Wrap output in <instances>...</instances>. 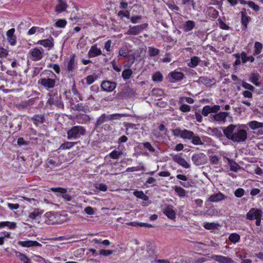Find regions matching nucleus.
Segmentation results:
<instances>
[{
  "mask_svg": "<svg viewBox=\"0 0 263 263\" xmlns=\"http://www.w3.org/2000/svg\"><path fill=\"white\" fill-rule=\"evenodd\" d=\"M5 227H8L11 229H14L16 227V223L15 222H10L9 221L0 222V228H4Z\"/></svg>",
  "mask_w": 263,
  "mask_h": 263,
  "instance_id": "c756f323",
  "label": "nucleus"
},
{
  "mask_svg": "<svg viewBox=\"0 0 263 263\" xmlns=\"http://www.w3.org/2000/svg\"><path fill=\"white\" fill-rule=\"evenodd\" d=\"M144 148H147L150 152H155V149L148 142H145L142 143Z\"/></svg>",
  "mask_w": 263,
  "mask_h": 263,
  "instance_id": "603ef678",
  "label": "nucleus"
},
{
  "mask_svg": "<svg viewBox=\"0 0 263 263\" xmlns=\"http://www.w3.org/2000/svg\"><path fill=\"white\" fill-rule=\"evenodd\" d=\"M37 44H39L45 47H48L49 49L52 48L53 46V43L52 41L49 39L39 41Z\"/></svg>",
  "mask_w": 263,
  "mask_h": 263,
  "instance_id": "4be33fe9",
  "label": "nucleus"
},
{
  "mask_svg": "<svg viewBox=\"0 0 263 263\" xmlns=\"http://www.w3.org/2000/svg\"><path fill=\"white\" fill-rule=\"evenodd\" d=\"M192 159L196 165L199 166L205 163L206 156L202 153L197 154L193 155Z\"/></svg>",
  "mask_w": 263,
  "mask_h": 263,
  "instance_id": "39448f33",
  "label": "nucleus"
},
{
  "mask_svg": "<svg viewBox=\"0 0 263 263\" xmlns=\"http://www.w3.org/2000/svg\"><path fill=\"white\" fill-rule=\"evenodd\" d=\"M147 26V24H143L138 26H129L126 34L131 35H136L140 33Z\"/></svg>",
  "mask_w": 263,
  "mask_h": 263,
  "instance_id": "7ed1b4c3",
  "label": "nucleus"
},
{
  "mask_svg": "<svg viewBox=\"0 0 263 263\" xmlns=\"http://www.w3.org/2000/svg\"><path fill=\"white\" fill-rule=\"evenodd\" d=\"M172 78L176 81H180L183 79V73L181 72L174 71L171 73Z\"/></svg>",
  "mask_w": 263,
  "mask_h": 263,
  "instance_id": "cd10ccee",
  "label": "nucleus"
},
{
  "mask_svg": "<svg viewBox=\"0 0 263 263\" xmlns=\"http://www.w3.org/2000/svg\"><path fill=\"white\" fill-rule=\"evenodd\" d=\"M66 25V21L64 20H60L55 23V25L57 27L63 28Z\"/></svg>",
  "mask_w": 263,
  "mask_h": 263,
  "instance_id": "0e129e2a",
  "label": "nucleus"
},
{
  "mask_svg": "<svg viewBox=\"0 0 263 263\" xmlns=\"http://www.w3.org/2000/svg\"><path fill=\"white\" fill-rule=\"evenodd\" d=\"M102 54L101 50L97 47V45L92 46L88 52V58H93Z\"/></svg>",
  "mask_w": 263,
  "mask_h": 263,
  "instance_id": "4468645a",
  "label": "nucleus"
},
{
  "mask_svg": "<svg viewBox=\"0 0 263 263\" xmlns=\"http://www.w3.org/2000/svg\"><path fill=\"white\" fill-rule=\"evenodd\" d=\"M47 103L50 105H60L61 104L60 100L58 98H51L50 97L47 101Z\"/></svg>",
  "mask_w": 263,
  "mask_h": 263,
  "instance_id": "58836bf2",
  "label": "nucleus"
},
{
  "mask_svg": "<svg viewBox=\"0 0 263 263\" xmlns=\"http://www.w3.org/2000/svg\"><path fill=\"white\" fill-rule=\"evenodd\" d=\"M240 237L239 235L237 233H232L230 235L229 239L233 243H236L240 240Z\"/></svg>",
  "mask_w": 263,
  "mask_h": 263,
  "instance_id": "2f4dec72",
  "label": "nucleus"
},
{
  "mask_svg": "<svg viewBox=\"0 0 263 263\" xmlns=\"http://www.w3.org/2000/svg\"><path fill=\"white\" fill-rule=\"evenodd\" d=\"M50 190L53 192L60 193L62 198L67 201H69L71 200V197L69 195L67 194V190L61 187H52L50 189Z\"/></svg>",
  "mask_w": 263,
  "mask_h": 263,
  "instance_id": "9b49d317",
  "label": "nucleus"
},
{
  "mask_svg": "<svg viewBox=\"0 0 263 263\" xmlns=\"http://www.w3.org/2000/svg\"><path fill=\"white\" fill-rule=\"evenodd\" d=\"M108 121H109L108 115H106V114H104L102 115L99 118H98L96 123V125L97 126H100L104 122Z\"/></svg>",
  "mask_w": 263,
  "mask_h": 263,
  "instance_id": "a878e982",
  "label": "nucleus"
},
{
  "mask_svg": "<svg viewBox=\"0 0 263 263\" xmlns=\"http://www.w3.org/2000/svg\"><path fill=\"white\" fill-rule=\"evenodd\" d=\"M228 161L232 171L236 172L240 168L239 165L233 160L228 159Z\"/></svg>",
  "mask_w": 263,
  "mask_h": 263,
  "instance_id": "b1692460",
  "label": "nucleus"
},
{
  "mask_svg": "<svg viewBox=\"0 0 263 263\" xmlns=\"http://www.w3.org/2000/svg\"><path fill=\"white\" fill-rule=\"evenodd\" d=\"M164 214L170 219H174L176 218V213L172 205H168L163 210Z\"/></svg>",
  "mask_w": 263,
  "mask_h": 263,
  "instance_id": "2eb2a0df",
  "label": "nucleus"
},
{
  "mask_svg": "<svg viewBox=\"0 0 263 263\" xmlns=\"http://www.w3.org/2000/svg\"><path fill=\"white\" fill-rule=\"evenodd\" d=\"M41 214L42 213L40 212L38 209H35L29 214V217L31 219H36L38 217H40Z\"/></svg>",
  "mask_w": 263,
  "mask_h": 263,
  "instance_id": "f704fd0d",
  "label": "nucleus"
},
{
  "mask_svg": "<svg viewBox=\"0 0 263 263\" xmlns=\"http://www.w3.org/2000/svg\"><path fill=\"white\" fill-rule=\"evenodd\" d=\"M241 58L243 63H246L247 61L253 62L255 60V59L253 56L247 57V53L245 52H242L241 53Z\"/></svg>",
  "mask_w": 263,
  "mask_h": 263,
  "instance_id": "bb28decb",
  "label": "nucleus"
},
{
  "mask_svg": "<svg viewBox=\"0 0 263 263\" xmlns=\"http://www.w3.org/2000/svg\"><path fill=\"white\" fill-rule=\"evenodd\" d=\"M31 120L35 125H39L44 122L45 118L43 115H36L31 118Z\"/></svg>",
  "mask_w": 263,
  "mask_h": 263,
  "instance_id": "6ab92c4d",
  "label": "nucleus"
},
{
  "mask_svg": "<svg viewBox=\"0 0 263 263\" xmlns=\"http://www.w3.org/2000/svg\"><path fill=\"white\" fill-rule=\"evenodd\" d=\"M76 143L71 142H65L64 143L62 144L61 145L60 149H63V150L69 149L71 147H72Z\"/></svg>",
  "mask_w": 263,
  "mask_h": 263,
  "instance_id": "37998d69",
  "label": "nucleus"
},
{
  "mask_svg": "<svg viewBox=\"0 0 263 263\" xmlns=\"http://www.w3.org/2000/svg\"><path fill=\"white\" fill-rule=\"evenodd\" d=\"M200 61V60L198 57H193L191 59V62L189 63V66L191 67H195L198 65Z\"/></svg>",
  "mask_w": 263,
  "mask_h": 263,
  "instance_id": "473e14b6",
  "label": "nucleus"
},
{
  "mask_svg": "<svg viewBox=\"0 0 263 263\" xmlns=\"http://www.w3.org/2000/svg\"><path fill=\"white\" fill-rule=\"evenodd\" d=\"M19 259L23 263H29V259L24 254L20 253L18 255Z\"/></svg>",
  "mask_w": 263,
  "mask_h": 263,
  "instance_id": "4d7b16f0",
  "label": "nucleus"
},
{
  "mask_svg": "<svg viewBox=\"0 0 263 263\" xmlns=\"http://www.w3.org/2000/svg\"><path fill=\"white\" fill-rule=\"evenodd\" d=\"M133 71L130 69H126L122 72V76L124 80H128L130 79Z\"/></svg>",
  "mask_w": 263,
  "mask_h": 263,
  "instance_id": "72a5a7b5",
  "label": "nucleus"
},
{
  "mask_svg": "<svg viewBox=\"0 0 263 263\" xmlns=\"http://www.w3.org/2000/svg\"><path fill=\"white\" fill-rule=\"evenodd\" d=\"M260 78V76L257 73H253L251 74L249 81L255 85L256 86H259L260 83L258 82V81L259 80Z\"/></svg>",
  "mask_w": 263,
  "mask_h": 263,
  "instance_id": "412c9836",
  "label": "nucleus"
},
{
  "mask_svg": "<svg viewBox=\"0 0 263 263\" xmlns=\"http://www.w3.org/2000/svg\"><path fill=\"white\" fill-rule=\"evenodd\" d=\"M242 86L245 89H248L251 91H253L255 89V87L254 86L245 82H242Z\"/></svg>",
  "mask_w": 263,
  "mask_h": 263,
  "instance_id": "864d4df0",
  "label": "nucleus"
},
{
  "mask_svg": "<svg viewBox=\"0 0 263 263\" xmlns=\"http://www.w3.org/2000/svg\"><path fill=\"white\" fill-rule=\"evenodd\" d=\"M229 113L226 112H220L214 115H211L210 118L215 121L218 122H224L226 118L228 116Z\"/></svg>",
  "mask_w": 263,
  "mask_h": 263,
  "instance_id": "1a4fd4ad",
  "label": "nucleus"
},
{
  "mask_svg": "<svg viewBox=\"0 0 263 263\" xmlns=\"http://www.w3.org/2000/svg\"><path fill=\"white\" fill-rule=\"evenodd\" d=\"M118 15L121 18L123 17H126L127 18H130L129 12L128 11L125 12L123 11H120L118 13Z\"/></svg>",
  "mask_w": 263,
  "mask_h": 263,
  "instance_id": "bf43d9fd",
  "label": "nucleus"
},
{
  "mask_svg": "<svg viewBox=\"0 0 263 263\" xmlns=\"http://www.w3.org/2000/svg\"><path fill=\"white\" fill-rule=\"evenodd\" d=\"M195 26V23L193 21H187L184 25V30L186 32L192 30Z\"/></svg>",
  "mask_w": 263,
  "mask_h": 263,
  "instance_id": "5701e85b",
  "label": "nucleus"
},
{
  "mask_svg": "<svg viewBox=\"0 0 263 263\" xmlns=\"http://www.w3.org/2000/svg\"><path fill=\"white\" fill-rule=\"evenodd\" d=\"M218 225L215 223L212 222V223H204L203 227L205 229L207 230H214L217 229V226Z\"/></svg>",
  "mask_w": 263,
  "mask_h": 263,
  "instance_id": "79ce46f5",
  "label": "nucleus"
},
{
  "mask_svg": "<svg viewBox=\"0 0 263 263\" xmlns=\"http://www.w3.org/2000/svg\"><path fill=\"white\" fill-rule=\"evenodd\" d=\"M211 130L213 135H215L216 136L220 137L222 135L221 131L219 130L217 128H214L213 129H211Z\"/></svg>",
  "mask_w": 263,
  "mask_h": 263,
  "instance_id": "774afa93",
  "label": "nucleus"
},
{
  "mask_svg": "<svg viewBox=\"0 0 263 263\" xmlns=\"http://www.w3.org/2000/svg\"><path fill=\"white\" fill-rule=\"evenodd\" d=\"M245 194V191L243 189L239 188L237 189L235 193V196L237 197H241Z\"/></svg>",
  "mask_w": 263,
  "mask_h": 263,
  "instance_id": "6e6d98bb",
  "label": "nucleus"
},
{
  "mask_svg": "<svg viewBox=\"0 0 263 263\" xmlns=\"http://www.w3.org/2000/svg\"><path fill=\"white\" fill-rule=\"evenodd\" d=\"M191 107L189 105L186 104H182L180 107V110L182 112H188L190 110Z\"/></svg>",
  "mask_w": 263,
  "mask_h": 263,
  "instance_id": "69168bd1",
  "label": "nucleus"
},
{
  "mask_svg": "<svg viewBox=\"0 0 263 263\" xmlns=\"http://www.w3.org/2000/svg\"><path fill=\"white\" fill-rule=\"evenodd\" d=\"M194 133L193 132L184 129L182 132L181 137L183 138L191 139Z\"/></svg>",
  "mask_w": 263,
  "mask_h": 263,
  "instance_id": "4c0bfd02",
  "label": "nucleus"
},
{
  "mask_svg": "<svg viewBox=\"0 0 263 263\" xmlns=\"http://www.w3.org/2000/svg\"><path fill=\"white\" fill-rule=\"evenodd\" d=\"M32 60L33 61H39L43 58V52L38 48H34L31 52Z\"/></svg>",
  "mask_w": 263,
  "mask_h": 263,
  "instance_id": "dca6fc26",
  "label": "nucleus"
},
{
  "mask_svg": "<svg viewBox=\"0 0 263 263\" xmlns=\"http://www.w3.org/2000/svg\"><path fill=\"white\" fill-rule=\"evenodd\" d=\"M172 157V159L182 167L187 168L190 167V164L186 161V160L182 158L180 156L178 155H171Z\"/></svg>",
  "mask_w": 263,
  "mask_h": 263,
  "instance_id": "f8f14e48",
  "label": "nucleus"
},
{
  "mask_svg": "<svg viewBox=\"0 0 263 263\" xmlns=\"http://www.w3.org/2000/svg\"><path fill=\"white\" fill-rule=\"evenodd\" d=\"M15 32V29L14 28L9 29L6 33L7 39L9 43L11 45H14L15 44L16 40L15 36L14 35Z\"/></svg>",
  "mask_w": 263,
  "mask_h": 263,
  "instance_id": "f3484780",
  "label": "nucleus"
},
{
  "mask_svg": "<svg viewBox=\"0 0 263 263\" xmlns=\"http://www.w3.org/2000/svg\"><path fill=\"white\" fill-rule=\"evenodd\" d=\"M191 138L192 139V143L195 145H202L203 144L200 137L198 136H195L194 135Z\"/></svg>",
  "mask_w": 263,
  "mask_h": 263,
  "instance_id": "de8ad7c7",
  "label": "nucleus"
},
{
  "mask_svg": "<svg viewBox=\"0 0 263 263\" xmlns=\"http://www.w3.org/2000/svg\"><path fill=\"white\" fill-rule=\"evenodd\" d=\"M108 120H119L122 117H125V115L124 114H112L110 115H108Z\"/></svg>",
  "mask_w": 263,
  "mask_h": 263,
  "instance_id": "e433bc0d",
  "label": "nucleus"
},
{
  "mask_svg": "<svg viewBox=\"0 0 263 263\" xmlns=\"http://www.w3.org/2000/svg\"><path fill=\"white\" fill-rule=\"evenodd\" d=\"M74 54H73L70 57L67 65V69L69 71H72L74 68Z\"/></svg>",
  "mask_w": 263,
  "mask_h": 263,
  "instance_id": "c85d7f7f",
  "label": "nucleus"
},
{
  "mask_svg": "<svg viewBox=\"0 0 263 263\" xmlns=\"http://www.w3.org/2000/svg\"><path fill=\"white\" fill-rule=\"evenodd\" d=\"M152 93L156 97H161L163 94V91L160 88H154L152 90Z\"/></svg>",
  "mask_w": 263,
  "mask_h": 263,
  "instance_id": "3c124183",
  "label": "nucleus"
},
{
  "mask_svg": "<svg viewBox=\"0 0 263 263\" xmlns=\"http://www.w3.org/2000/svg\"><path fill=\"white\" fill-rule=\"evenodd\" d=\"M148 54L151 57H155L159 54V50L157 48L150 47L148 48Z\"/></svg>",
  "mask_w": 263,
  "mask_h": 263,
  "instance_id": "a19ab883",
  "label": "nucleus"
},
{
  "mask_svg": "<svg viewBox=\"0 0 263 263\" xmlns=\"http://www.w3.org/2000/svg\"><path fill=\"white\" fill-rule=\"evenodd\" d=\"M163 76L160 72H157L153 75L152 79L154 81L161 82L162 81Z\"/></svg>",
  "mask_w": 263,
  "mask_h": 263,
  "instance_id": "a18cd8bd",
  "label": "nucleus"
},
{
  "mask_svg": "<svg viewBox=\"0 0 263 263\" xmlns=\"http://www.w3.org/2000/svg\"><path fill=\"white\" fill-rule=\"evenodd\" d=\"M263 212L261 210L256 208H252L247 213L246 218L249 220H253L261 217Z\"/></svg>",
  "mask_w": 263,
  "mask_h": 263,
  "instance_id": "20e7f679",
  "label": "nucleus"
},
{
  "mask_svg": "<svg viewBox=\"0 0 263 263\" xmlns=\"http://www.w3.org/2000/svg\"><path fill=\"white\" fill-rule=\"evenodd\" d=\"M210 113H212L211 106L209 105L205 106L202 110V115L206 117Z\"/></svg>",
  "mask_w": 263,
  "mask_h": 263,
  "instance_id": "09e8293b",
  "label": "nucleus"
},
{
  "mask_svg": "<svg viewBox=\"0 0 263 263\" xmlns=\"http://www.w3.org/2000/svg\"><path fill=\"white\" fill-rule=\"evenodd\" d=\"M113 253V251L112 250H101L100 251L99 254L103 256H108Z\"/></svg>",
  "mask_w": 263,
  "mask_h": 263,
  "instance_id": "e2e57ef3",
  "label": "nucleus"
},
{
  "mask_svg": "<svg viewBox=\"0 0 263 263\" xmlns=\"http://www.w3.org/2000/svg\"><path fill=\"white\" fill-rule=\"evenodd\" d=\"M58 4L55 7V11L59 13L66 10L67 5L63 0H58Z\"/></svg>",
  "mask_w": 263,
  "mask_h": 263,
  "instance_id": "aec40b11",
  "label": "nucleus"
},
{
  "mask_svg": "<svg viewBox=\"0 0 263 263\" xmlns=\"http://www.w3.org/2000/svg\"><path fill=\"white\" fill-rule=\"evenodd\" d=\"M17 243L23 247L30 248L34 247H42V245L36 241L25 240L19 241Z\"/></svg>",
  "mask_w": 263,
  "mask_h": 263,
  "instance_id": "ddd939ff",
  "label": "nucleus"
},
{
  "mask_svg": "<svg viewBox=\"0 0 263 263\" xmlns=\"http://www.w3.org/2000/svg\"><path fill=\"white\" fill-rule=\"evenodd\" d=\"M241 23L243 25V28L246 29L247 27V24L248 23V17L244 14H242Z\"/></svg>",
  "mask_w": 263,
  "mask_h": 263,
  "instance_id": "13d9d810",
  "label": "nucleus"
},
{
  "mask_svg": "<svg viewBox=\"0 0 263 263\" xmlns=\"http://www.w3.org/2000/svg\"><path fill=\"white\" fill-rule=\"evenodd\" d=\"M8 54V51L5 48L0 46V57L4 58Z\"/></svg>",
  "mask_w": 263,
  "mask_h": 263,
  "instance_id": "338daca9",
  "label": "nucleus"
},
{
  "mask_svg": "<svg viewBox=\"0 0 263 263\" xmlns=\"http://www.w3.org/2000/svg\"><path fill=\"white\" fill-rule=\"evenodd\" d=\"M262 48V45L261 43L258 42H255L254 44V51L253 54L254 55L259 54L261 52Z\"/></svg>",
  "mask_w": 263,
  "mask_h": 263,
  "instance_id": "7c9ffc66",
  "label": "nucleus"
},
{
  "mask_svg": "<svg viewBox=\"0 0 263 263\" xmlns=\"http://www.w3.org/2000/svg\"><path fill=\"white\" fill-rule=\"evenodd\" d=\"M175 191L181 197H183L185 195V191L181 187L176 186L175 187Z\"/></svg>",
  "mask_w": 263,
  "mask_h": 263,
  "instance_id": "49530a36",
  "label": "nucleus"
},
{
  "mask_svg": "<svg viewBox=\"0 0 263 263\" xmlns=\"http://www.w3.org/2000/svg\"><path fill=\"white\" fill-rule=\"evenodd\" d=\"M211 258L214 259L219 263H236L231 258L222 255H212Z\"/></svg>",
  "mask_w": 263,
  "mask_h": 263,
  "instance_id": "9d476101",
  "label": "nucleus"
},
{
  "mask_svg": "<svg viewBox=\"0 0 263 263\" xmlns=\"http://www.w3.org/2000/svg\"><path fill=\"white\" fill-rule=\"evenodd\" d=\"M134 91L129 86L124 87L122 91L117 94V96L121 99L130 97L133 96Z\"/></svg>",
  "mask_w": 263,
  "mask_h": 263,
  "instance_id": "0eeeda50",
  "label": "nucleus"
},
{
  "mask_svg": "<svg viewBox=\"0 0 263 263\" xmlns=\"http://www.w3.org/2000/svg\"><path fill=\"white\" fill-rule=\"evenodd\" d=\"M55 83V80L50 78H42L39 81V84L47 89L53 88L54 87Z\"/></svg>",
  "mask_w": 263,
  "mask_h": 263,
  "instance_id": "423d86ee",
  "label": "nucleus"
},
{
  "mask_svg": "<svg viewBox=\"0 0 263 263\" xmlns=\"http://www.w3.org/2000/svg\"><path fill=\"white\" fill-rule=\"evenodd\" d=\"M122 154V152L121 151H118L116 150L113 151L109 154V156L114 159H117L119 158L120 156Z\"/></svg>",
  "mask_w": 263,
  "mask_h": 263,
  "instance_id": "c03bdc74",
  "label": "nucleus"
},
{
  "mask_svg": "<svg viewBox=\"0 0 263 263\" xmlns=\"http://www.w3.org/2000/svg\"><path fill=\"white\" fill-rule=\"evenodd\" d=\"M248 125L252 129H256L263 127V124L257 121H252L248 123Z\"/></svg>",
  "mask_w": 263,
  "mask_h": 263,
  "instance_id": "393cba45",
  "label": "nucleus"
},
{
  "mask_svg": "<svg viewBox=\"0 0 263 263\" xmlns=\"http://www.w3.org/2000/svg\"><path fill=\"white\" fill-rule=\"evenodd\" d=\"M96 188L101 191L105 192L107 190V187L104 183H98L96 185Z\"/></svg>",
  "mask_w": 263,
  "mask_h": 263,
  "instance_id": "5fc2aeb1",
  "label": "nucleus"
},
{
  "mask_svg": "<svg viewBox=\"0 0 263 263\" xmlns=\"http://www.w3.org/2000/svg\"><path fill=\"white\" fill-rule=\"evenodd\" d=\"M226 198L225 196L221 193H218L212 195L209 198V200L211 202H218Z\"/></svg>",
  "mask_w": 263,
  "mask_h": 263,
  "instance_id": "a211bd4d",
  "label": "nucleus"
},
{
  "mask_svg": "<svg viewBox=\"0 0 263 263\" xmlns=\"http://www.w3.org/2000/svg\"><path fill=\"white\" fill-rule=\"evenodd\" d=\"M223 134L229 139L236 142H244L247 138V133L246 130L240 129L236 125L230 124L224 128Z\"/></svg>",
  "mask_w": 263,
  "mask_h": 263,
  "instance_id": "f257e3e1",
  "label": "nucleus"
},
{
  "mask_svg": "<svg viewBox=\"0 0 263 263\" xmlns=\"http://www.w3.org/2000/svg\"><path fill=\"white\" fill-rule=\"evenodd\" d=\"M85 129L82 126H73L67 132V138L68 139L79 138L81 136L85 135Z\"/></svg>",
  "mask_w": 263,
  "mask_h": 263,
  "instance_id": "f03ea898",
  "label": "nucleus"
},
{
  "mask_svg": "<svg viewBox=\"0 0 263 263\" xmlns=\"http://www.w3.org/2000/svg\"><path fill=\"white\" fill-rule=\"evenodd\" d=\"M134 195L137 198L144 200H147L148 199V197L145 195L142 191H136L134 192Z\"/></svg>",
  "mask_w": 263,
  "mask_h": 263,
  "instance_id": "c9c22d12",
  "label": "nucleus"
},
{
  "mask_svg": "<svg viewBox=\"0 0 263 263\" xmlns=\"http://www.w3.org/2000/svg\"><path fill=\"white\" fill-rule=\"evenodd\" d=\"M248 5L250 7L252 8L254 10L257 11L259 10V7L254 3L253 2L250 1L248 3Z\"/></svg>",
  "mask_w": 263,
  "mask_h": 263,
  "instance_id": "680f3d73",
  "label": "nucleus"
},
{
  "mask_svg": "<svg viewBox=\"0 0 263 263\" xmlns=\"http://www.w3.org/2000/svg\"><path fill=\"white\" fill-rule=\"evenodd\" d=\"M152 245L153 244L151 242H148L147 244V247L149 248V250L147 251L149 254L148 256V257L152 256L155 253V249L153 248Z\"/></svg>",
  "mask_w": 263,
  "mask_h": 263,
  "instance_id": "052dcab7",
  "label": "nucleus"
},
{
  "mask_svg": "<svg viewBox=\"0 0 263 263\" xmlns=\"http://www.w3.org/2000/svg\"><path fill=\"white\" fill-rule=\"evenodd\" d=\"M119 56L125 58L128 55V49L126 48H121L119 51Z\"/></svg>",
  "mask_w": 263,
  "mask_h": 263,
  "instance_id": "8fccbe9b",
  "label": "nucleus"
},
{
  "mask_svg": "<svg viewBox=\"0 0 263 263\" xmlns=\"http://www.w3.org/2000/svg\"><path fill=\"white\" fill-rule=\"evenodd\" d=\"M209 15L213 18H216L219 14L218 11L213 7H210L209 9Z\"/></svg>",
  "mask_w": 263,
  "mask_h": 263,
  "instance_id": "ea45409f",
  "label": "nucleus"
},
{
  "mask_svg": "<svg viewBox=\"0 0 263 263\" xmlns=\"http://www.w3.org/2000/svg\"><path fill=\"white\" fill-rule=\"evenodd\" d=\"M117 84L114 82L104 81L101 84V88L105 91L111 92L116 87Z\"/></svg>",
  "mask_w": 263,
  "mask_h": 263,
  "instance_id": "6e6552de",
  "label": "nucleus"
}]
</instances>
